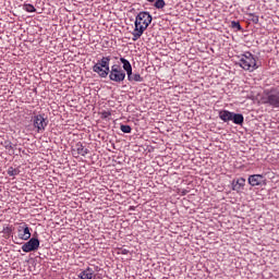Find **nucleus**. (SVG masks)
<instances>
[{
	"label": "nucleus",
	"instance_id": "nucleus-23",
	"mask_svg": "<svg viewBox=\"0 0 279 279\" xmlns=\"http://www.w3.org/2000/svg\"><path fill=\"white\" fill-rule=\"evenodd\" d=\"M112 113H110V111H102L101 112V119H108V117H110Z\"/></svg>",
	"mask_w": 279,
	"mask_h": 279
},
{
	"label": "nucleus",
	"instance_id": "nucleus-21",
	"mask_svg": "<svg viewBox=\"0 0 279 279\" xmlns=\"http://www.w3.org/2000/svg\"><path fill=\"white\" fill-rule=\"evenodd\" d=\"M251 21H253L254 23H258V15L254 14V13H250L248 14Z\"/></svg>",
	"mask_w": 279,
	"mask_h": 279
},
{
	"label": "nucleus",
	"instance_id": "nucleus-13",
	"mask_svg": "<svg viewBox=\"0 0 279 279\" xmlns=\"http://www.w3.org/2000/svg\"><path fill=\"white\" fill-rule=\"evenodd\" d=\"M95 278V270L90 267H87L86 269L82 270L78 274V279H94Z\"/></svg>",
	"mask_w": 279,
	"mask_h": 279
},
{
	"label": "nucleus",
	"instance_id": "nucleus-20",
	"mask_svg": "<svg viewBox=\"0 0 279 279\" xmlns=\"http://www.w3.org/2000/svg\"><path fill=\"white\" fill-rule=\"evenodd\" d=\"M231 27L233 29H238L239 32H241V23L236 22V21H232L231 22Z\"/></svg>",
	"mask_w": 279,
	"mask_h": 279
},
{
	"label": "nucleus",
	"instance_id": "nucleus-25",
	"mask_svg": "<svg viewBox=\"0 0 279 279\" xmlns=\"http://www.w3.org/2000/svg\"><path fill=\"white\" fill-rule=\"evenodd\" d=\"M146 1H148V3H154V1H156V0H146Z\"/></svg>",
	"mask_w": 279,
	"mask_h": 279
},
{
	"label": "nucleus",
	"instance_id": "nucleus-19",
	"mask_svg": "<svg viewBox=\"0 0 279 279\" xmlns=\"http://www.w3.org/2000/svg\"><path fill=\"white\" fill-rule=\"evenodd\" d=\"M8 175H10L11 178L14 177V175H19V169L10 167L8 169Z\"/></svg>",
	"mask_w": 279,
	"mask_h": 279
},
{
	"label": "nucleus",
	"instance_id": "nucleus-3",
	"mask_svg": "<svg viewBox=\"0 0 279 279\" xmlns=\"http://www.w3.org/2000/svg\"><path fill=\"white\" fill-rule=\"evenodd\" d=\"M110 57H102L94 66V73H97L99 77H108L110 73Z\"/></svg>",
	"mask_w": 279,
	"mask_h": 279
},
{
	"label": "nucleus",
	"instance_id": "nucleus-17",
	"mask_svg": "<svg viewBox=\"0 0 279 279\" xmlns=\"http://www.w3.org/2000/svg\"><path fill=\"white\" fill-rule=\"evenodd\" d=\"M120 130L121 132H123L124 134H130L132 132V126L128 125V124H121L120 125Z\"/></svg>",
	"mask_w": 279,
	"mask_h": 279
},
{
	"label": "nucleus",
	"instance_id": "nucleus-15",
	"mask_svg": "<svg viewBox=\"0 0 279 279\" xmlns=\"http://www.w3.org/2000/svg\"><path fill=\"white\" fill-rule=\"evenodd\" d=\"M128 75V80L129 82H143V76H141V74L138 73H132V71L126 74Z\"/></svg>",
	"mask_w": 279,
	"mask_h": 279
},
{
	"label": "nucleus",
	"instance_id": "nucleus-7",
	"mask_svg": "<svg viewBox=\"0 0 279 279\" xmlns=\"http://www.w3.org/2000/svg\"><path fill=\"white\" fill-rule=\"evenodd\" d=\"M33 128L36 129L37 134H43L49 125V121L45 118V114H36L32 118Z\"/></svg>",
	"mask_w": 279,
	"mask_h": 279
},
{
	"label": "nucleus",
	"instance_id": "nucleus-6",
	"mask_svg": "<svg viewBox=\"0 0 279 279\" xmlns=\"http://www.w3.org/2000/svg\"><path fill=\"white\" fill-rule=\"evenodd\" d=\"M109 80L111 82H116L117 84H121V82L125 81V71L119 64H113L111 70L109 69Z\"/></svg>",
	"mask_w": 279,
	"mask_h": 279
},
{
	"label": "nucleus",
	"instance_id": "nucleus-18",
	"mask_svg": "<svg viewBox=\"0 0 279 279\" xmlns=\"http://www.w3.org/2000/svg\"><path fill=\"white\" fill-rule=\"evenodd\" d=\"M154 5L157 10H162V8L167 5V3L165 2V0H156Z\"/></svg>",
	"mask_w": 279,
	"mask_h": 279
},
{
	"label": "nucleus",
	"instance_id": "nucleus-8",
	"mask_svg": "<svg viewBox=\"0 0 279 279\" xmlns=\"http://www.w3.org/2000/svg\"><path fill=\"white\" fill-rule=\"evenodd\" d=\"M17 234L21 241H29L32 239V229L29 228V225L25 222L20 223Z\"/></svg>",
	"mask_w": 279,
	"mask_h": 279
},
{
	"label": "nucleus",
	"instance_id": "nucleus-4",
	"mask_svg": "<svg viewBox=\"0 0 279 279\" xmlns=\"http://www.w3.org/2000/svg\"><path fill=\"white\" fill-rule=\"evenodd\" d=\"M219 119H221V121H223L225 123L232 121V123H234L235 125H243V121H245L243 114L234 113L229 110L219 111Z\"/></svg>",
	"mask_w": 279,
	"mask_h": 279
},
{
	"label": "nucleus",
	"instance_id": "nucleus-12",
	"mask_svg": "<svg viewBox=\"0 0 279 279\" xmlns=\"http://www.w3.org/2000/svg\"><path fill=\"white\" fill-rule=\"evenodd\" d=\"M231 186L232 191H235L236 193H243V190L245 189V178L233 180Z\"/></svg>",
	"mask_w": 279,
	"mask_h": 279
},
{
	"label": "nucleus",
	"instance_id": "nucleus-14",
	"mask_svg": "<svg viewBox=\"0 0 279 279\" xmlns=\"http://www.w3.org/2000/svg\"><path fill=\"white\" fill-rule=\"evenodd\" d=\"M120 62L123 64L122 65V71L126 73V75L132 71V63L125 58H120Z\"/></svg>",
	"mask_w": 279,
	"mask_h": 279
},
{
	"label": "nucleus",
	"instance_id": "nucleus-24",
	"mask_svg": "<svg viewBox=\"0 0 279 279\" xmlns=\"http://www.w3.org/2000/svg\"><path fill=\"white\" fill-rule=\"evenodd\" d=\"M4 231L10 233V232H12V228L7 227V228L4 229Z\"/></svg>",
	"mask_w": 279,
	"mask_h": 279
},
{
	"label": "nucleus",
	"instance_id": "nucleus-16",
	"mask_svg": "<svg viewBox=\"0 0 279 279\" xmlns=\"http://www.w3.org/2000/svg\"><path fill=\"white\" fill-rule=\"evenodd\" d=\"M23 10H25V12H36V7H34L33 4L31 3H24L23 4Z\"/></svg>",
	"mask_w": 279,
	"mask_h": 279
},
{
	"label": "nucleus",
	"instance_id": "nucleus-1",
	"mask_svg": "<svg viewBox=\"0 0 279 279\" xmlns=\"http://www.w3.org/2000/svg\"><path fill=\"white\" fill-rule=\"evenodd\" d=\"M151 21H154V17L151 14L147 11H142L135 16V22H134V29L132 32V40L136 43L145 34L147 27L151 25Z\"/></svg>",
	"mask_w": 279,
	"mask_h": 279
},
{
	"label": "nucleus",
	"instance_id": "nucleus-9",
	"mask_svg": "<svg viewBox=\"0 0 279 279\" xmlns=\"http://www.w3.org/2000/svg\"><path fill=\"white\" fill-rule=\"evenodd\" d=\"M38 247H40V240L32 238L22 245V252L29 254V252H36Z\"/></svg>",
	"mask_w": 279,
	"mask_h": 279
},
{
	"label": "nucleus",
	"instance_id": "nucleus-10",
	"mask_svg": "<svg viewBox=\"0 0 279 279\" xmlns=\"http://www.w3.org/2000/svg\"><path fill=\"white\" fill-rule=\"evenodd\" d=\"M248 184L251 186H266L267 180L263 174H251L248 177Z\"/></svg>",
	"mask_w": 279,
	"mask_h": 279
},
{
	"label": "nucleus",
	"instance_id": "nucleus-11",
	"mask_svg": "<svg viewBox=\"0 0 279 279\" xmlns=\"http://www.w3.org/2000/svg\"><path fill=\"white\" fill-rule=\"evenodd\" d=\"M72 154L73 156H75V158H77V156H86V154H88V148L84 147V144H82V142H78L72 149Z\"/></svg>",
	"mask_w": 279,
	"mask_h": 279
},
{
	"label": "nucleus",
	"instance_id": "nucleus-5",
	"mask_svg": "<svg viewBox=\"0 0 279 279\" xmlns=\"http://www.w3.org/2000/svg\"><path fill=\"white\" fill-rule=\"evenodd\" d=\"M264 104L271 106V108H279V90L276 87L265 90Z\"/></svg>",
	"mask_w": 279,
	"mask_h": 279
},
{
	"label": "nucleus",
	"instance_id": "nucleus-22",
	"mask_svg": "<svg viewBox=\"0 0 279 279\" xmlns=\"http://www.w3.org/2000/svg\"><path fill=\"white\" fill-rule=\"evenodd\" d=\"M118 254H122L123 256H126V254H130V251L126 248H119Z\"/></svg>",
	"mask_w": 279,
	"mask_h": 279
},
{
	"label": "nucleus",
	"instance_id": "nucleus-2",
	"mask_svg": "<svg viewBox=\"0 0 279 279\" xmlns=\"http://www.w3.org/2000/svg\"><path fill=\"white\" fill-rule=\"evenodd\" d=\"M239 64L241 69L244 71H248L250 73H253V71H256L258 69V64H256V58H254V54L252 52H245L241 56Z\"/></svg>",
	"mask_w": 279,
	"mask_h": 279
}]
</instances>
